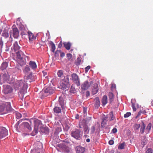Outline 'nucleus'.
I'll list each match as a JSON object with an SVG mask.
<instances>
[{
    "label": "nucleus",
    "mask_w": 153,
    "mask_h": 153,
    "mask_svg": "<svg viewBox=\"0 0 153 153\" xmlns=\"http://www.w3.org/2000/svg\"><path fill=\"white\" fill-rule=\"evenodd\" d=\"M22 86V88L20 91V92L21 94H23L27 92V85L24 83V81L23 80L17 81L16 82L14 85V87L16 90L19 89V87Z\"/></svg>",
    "instance_id": "nucleus-1"
},
{
    "label": "nucleus",
    "mask_w": 153,
    "mask_h": 153,
    "mask_svg": "<svg viewBox=\"0 0 153 153\" xmlns=\"http://www.w3.org/2000/svg\"><path fill=\"white\" fill-rule=\"evenodd\" d=\"M69 79L68 76L65 77L62 79L60 82L61 88L62 89L65 90L68 88L70 86L69 82Z\"/></svg>",
    "instance_id": "nucleus-2"
},
{
    "label": "nucleus",
    "mask_w": 153,
    "mask_h": 153,
    "mask_svg": "<svg viewBox=\"0 0 153 153\" xmlns=\"http://www.w3.org/2000/svg\"><path fill=\"white\" fill-rule=\"evenodd\" d=\"M35 148L31 151V153H43L42 143L38 142L35 144Z\"/></svg>",
    "instance_id": "nucleus-3"
},
{
    "label": "nucleus",
    "mask_w": 153,
    "mask_h": 153,
    "mask_svg": "<svg viewBox=\"0 0 153 153\" xmlns=\"http://www.w3.org/2000/svg\"><path fill=\"white\" fill-rule=\"evenodd\" d=\"M10 111V103L6 102L2 104L0 106V114L3 113L5 114Z\"/></svg>",
    "instance_id": "nucleus-4"
},
{
    "label": "nucleus",
    "mask_w": 153,
    "mask_h": 153,
    "mask_svg": "<svg viewBox=\"0 0 153 153\" xmlns=\"http://www.w3.org/2000/svg\"><path fill=\"white\" fill-rule=\"evenodd\" d=\"M17 57L18 59L19 63L21 65H22L25 64V62L24 59V54L21 51H18L16 52Z\"/></svg>",
    "instance_id": "nucleus-5"
},
{
    "label": "nucleus",
    "mask_w": 153,
    "mask_h": 153,
    "mask_svg": "<svg viewBox=\"0 0 153 153\" xmlns=\"http://www.w3.org/2000/svg\"><path fill=\"white\" fill-rule=\"evenodd\" d=\"M71 80L73 83L76 84L77 86L80 85V80L78 76L75 73H73L71 75Z\"/></svg>",
    "instance_id": "nucleus-6"
},
{
    "label": "nucleus",
    "mask_w": 153,
    "mask_h": 153,
    "mask_svg": "<svg viewBox=\"0 0 153 153\" xmlns=\"http://www.w3.org/2000/svg\"><path fill=\"white\" fill-rule=\"evenodd\" d=\"M34 130L31 134L32 136H34L38 133V127L40 125H42L41 121L40 120L36 119L34 120Z\"/></svg>",
    "instance_id": "nucleus-7"
},
{
    "label": "nucleus",
    "mask_w": 153,
    "mask_h": 153,
    "mask_svg": "<svg viewBox=\"0 0 153 153\" xmlns=\"http://www.w3.org/2000/svg\"><path fill=\"white\" fill-rule=\"evenodd\" d=\"M81 131L79 129H76L75 131H72L71 132V136L76 139L79 140L81 138Z\"/></svg>",
    "instance_id": "nucleus-8"
},
{
    "label": "nucleus",
    "mask_w": 153,
    "mask_h": 153,
    "mask_svg": "<svg viewBox=\"0 0 153 153\" xmlns=\"http://www.w3.org/2000/svg\"><path fill=\"white\" fill-rule=\"evenodd\" d=\"M7 134V129L4 127H0V139L5 137Z\"/></svg>",
    "instance_id": "nucleus-9"
},
{
    "label": "nucleus",
    "mask_w": 153,
    "mask_h": 153,
    "mask_svg": "<svg viewBox=\"0 0 153 153\" xmlns=\"http://www.w3.org/2000/svg\"><path fill=\"white\" fill-rule=\"evenodd\" d=\"M54 92V90L53 89L49 87L47 88L43 91V93L44 94V96H46L49 94H51Z\"/></svg>",
    "instance_id": "nucleus-10"
},
{
    "label": "nucleus",
    "mask_w": 153,
    "mask_h": 153,
    "mask_svg": "<svg viewBox=\"0 0 153 153\" xmlns=\"http://www.w3.org/2000/svg\"><path fill=\"white\" fill-rule=\"evenodd\" d=\"M21 126H23L24 128L26 129V130L27 132L30 131L31 130V128L30 126V125L27 122H23Z\"/></svg>",
    "instance_id": "nucleus-11"
},
{
    "label": "nucleus",
    "mask_w": 153,
    "mask_h": 153,
    "mask_svg": "<svg viewBox=\"0 0 153 153\" xmlns=\"http://www.w3.org/2000/svg\"><path fill=\"white\" fill-rule=\"evenodd\" d=\"M3 92L5 95H7L10 93V86L5 85L3 86Z\"/></svg>",
    "instance_id": "nucleus-12"
},
{
    "label": "nucleus",
    "mask_w": 153,
    "mask_h": 153,
    "mask_svg": "<svg viewBox=\"0 0 153 153\" xmlns=\"http://www.w3.org/2000/svg\"><path fill=\"white\" fill-rule=\"evenodd\" d=\"M28 65L29 67L33 70H35L37 68V65L34 61H30L28 63Z\"/></svg>",
    "instance_id": "nucleus-13"
},
{
    "label": "nucleus",
    "mask_w": 153,
    "mask_h": 153,
    "mask_svg": "<svg viewBox=\"0 0 153 153\" xmlns=\"http://www.w3.org/2000/svg\"><path fill=\"white\" fill-rule=\"evenodd\" d=\"M90 86L88 80L85 81L81 85V88L83 90H86Z\"/></svg>",
    "instance_id": "nucleus-14"
},
{
    "label": "nucleus",
    "mask_w": 153,
    "mask_h": 153,
    "mask_svg": "<svg viewBox=\"0 0 153 153\" xmlns=\"http://www.w3.org/2000/svg\"><path fill=\"white\" fill-rule=\"evenodd\" d=\"M27 34L29 41H32L36 39V37L30 31H28Z\"/></svg>",
    "instance_id": "nucleus-15"
},
{
    "label": "nucleus",
    "mask_w": 153,
    "mask_h": 153,
    "mask_svg": "<svg viewBox=\"0 0 153 153\" xmlns=\"http://www.w3.org/2000/svg\"><path fill=\"white\" fill-rule=\"evenodd\" d=\"M98 84L97 83H94L92 88V94L94 95L97 94L98 92Z\"/></svg>",
    "instance_id": "nucleus-16"
},
{
    "label": "nucleus",
    "mask_w": 153,
    "mask_h": 153,
    "mask_svg": "<svg viewBox=\"0 0 153 153\" xmlns=\"http://www.w3.org/2000/svg\"><path fill=\"white\" fill-rule=\"evenodd\" d=\"M13 34L15 38H17L19 36V32L18 29L16 28L13 29Z\"/></svg>",
    "instance_id": "nucleus-17"
},
{
    "label": "nucleus",
    "mask_w": 153,
    "mask_h": 153,
    "mask_svg": "<svg viewBox=\"0 0 153 153\" xmlns=\"http://www.w3.org/2000/svg\"><path fill=\"white\" fill-rule=\"evenodd\" d=\"M64 47L66 49L69 50L71 46V44L70 42H64L63 43Z\"/></svg>",
    "instance_id": "nucleus-18"
},
{
    "label": "nucleus",
    "mask_w": 153,
    "mask_h": 153,
    "mask_svg": "<svg viewBox=\"0 0 153 153\" xmlns=\"http://www.w3.org/2000/svg\"><path fill=\"white\" fill-rule=\"evenodd\" d=\"M89 129L88 127L87 126H85L84 128V131L85 134L84 136L85 138H87L89 136L87 134H88L89 133Z\"/></svg>",
    "instance_id": "nucleus-19"
},
{
    "label": "nucleus",
    "mask_w": 153,
    "mask_h": 153,
    "mask_svg": "<svg viewBox=\"0 0 153 153\" xmlns=\"http://www.w3.org/2000/svg\"><path fill=\"white\" fill-rule=\"evenodd\" d=\"M76 149L77 153H83L85 151L84 148L81 147H77Z\"/></svg>",
    "instance_id": "nucleus-20"
},
{
    "label": "nucleus",
    "mask_w": 153,
    "mask_h": 153,
    "mask_svg": "<svg viewBox=\"0 0 153 153\" xmlns=\"http://www.w3.org/2000/svg\"><path fill=\"white\" fill-rule=\"evenodd\" d=\"M102 102L103 106L107 104V97L106 96L104 95L103 96L102 100Z\"/></svg>",
    "instance_id": "nucleus-21"
},
{
    "label": "nucleus",
    "mask_w": 153,
    "mask_h": 153,
    "mask_svg": "<svg viewBox=\"0 0 153 153\" xmlns=\"http://www.w3.org/2000/svg\"><path fill=\"white\" fill-rule=\"evenodd\" d=\"M108 117H104L102 119L101 123V126H103L106 124L107 121L108 120Z\"/></svg>",
    "instance_id": "nucleus-22"
},
{
    "label": "nucleus",
    "mask_w": 153,
    "mask_h": 153,
    "mask_svg": "<svg viewBox=\"0 0 153 153\" xmlns=\"http://www.w3.org/2000/svg\"><path fill=\"white\" fill-rule=\"evenodd\" d=\"M95 101L96 102L95 104V107L98 108L100 105V101L98 97H96L95 99Z\"/></svg>",
    "instance_id": "nucleus-23"
},
{
    "label": "nucleus",
    "mask_w": 153,
    "mask_h": 153,
    "mask_svg": "<svg viewBox=\"0 0 153 153\" xmlns=\"http://www.w3.org/2000/svg\"><path fill=\"white\" fill-rule=\"evenodd\" d=\"M109 101L110 103L113 101L114 98V95L112 92H110L109 93Z\"/></svg>",
    "instance_id": "nucleus-24"
},
{
    "label": "nucleus",
    "mask_w": 153,
    "mask_h": 153,
    "mask_svg": "<svg viewBox=\"0 0 153 153\" xmlns=\"http://www.w3.org/2000/svg\"><path fill=\"white\" fill-rule=\"evenodd\" d=\"M13 49L15 51L18 50L20 49V47L18 45L17 42H15L14 43Z\"/></svg>",
    "instance_id": "nucleus-25"
},
{
    "label": "nucleus",
    "mask_w": 153,
    "mask_h": 153,
    "mask_svg": "<svg viewBox=\"0 0 153 153\" xmlns=\"http://www.w3.org/2000/svg\"><path fill=\"white\" fill-rule=\"evenodd\" d=\"M8 66V63L7 62H3L2 63L1 68L2 70H4L6 69Z\"/></svg>",
    "instance_id": "nucleus-26"
},
{
    "label": "nucleus",
    "mask_w": 153,
    "mask_h": 153,
    "mask_svg": "<svg viewBox=\"0 0 153 153\" xmlns=\"http://www.w3.org/2000/svg\"><path fill=\"white\" fill-rule=\"evenodd\" d=\"M49 44L51 45V51L54 53L56 49L55 45L51 41L49 42Z\"/></svg>",
    "instance_id": "nucleus-27"
},
{
    "label": "nucleus",
    "mask_w": 153,
    "mask_h": 153,
    "mask_svg": "<svg viewBox=\"0 0 153 153\" xmlns=\"http://www.w3.org/2000/svg\"><path fill=\"white\" fill-rule=\"evenodd\" d=\"M54 112L57 113L59 114L61 112V109L59 107H55L53 109Z\"/></svg>",
    "instance_id": "nucleus-28"
},
{
    "label": "nucleus",
    "mask_w": 153,
    "mask_h": 153,
    "mask_svg": "<svg viewBox=\"0 0 153 153\" xmlns=\"http://www.w3.org/2000/svg\"><path fill=\"white\" fill-rule=\"evenodd\" d=\"M2 36L5 38H7L9 36L8 31L7 30H4L3 32Z\"/></svg>",
    "instance_id": "nucleus-29"
},
{
    "label": "nucleus",
    "mask_w": 153,
    "mask_h": 153,
    "mask_svg": "<svg viewBox=\"0 0 153 153\" xmlns=\"http://www.w3.org/2000/svg\"><path fill=\"white\" fill-rule=\"evenodd\" d=\"M29 120V119L27 118H25L22 119L21 120H19L15 124V127L16 128V129L17 130L18 126L20 123H21L23 120Z\"/></svg>",
    "instance_id": "nucleus-30"
},
{
    "label": "nucleus",
    "mask_w": 153,
    "mask_h": 153,
    "mask_svg": "<svg viewBox=\"0 0 153 153\" xmlns=\"http://www.w3.org/2000/svg\"><path fill=\"white\" fill-rule=\"evenodd\" d=\"M125 146V143H122L120 144L118 146V149H123L124 148V147Z\"/></svg>",
    "instance_id": "nucleus-31"
},
{
    "label": "nucleus",
    "mask_w": 153,
    "mask_h": 153,
    "mask_svg": "<svg viewBox=\"0 0 153 153\" xmlns=\"http://www.w3.org/2000/svg\"><path fill=\"white\" fill-rule=\"evenodd\" d=\"M15 114L16 117L18 119H20L22 116V114L18 112H16Z\"/></svg>",
    "instance_id": "nucleus-32"
},
{
    "label": "nucleus",
    "mask_w": 153,
    "mask_h": 153,
    "mask_svg": "<svg viewBox=\"0 0 153 153\" xmlns=\"http://www.w3.org/2000/svg\"><path fill=\"white\" fill-rule=\"evenodd\" d=\"M152 127V124L151 123H149L147 125L146 130L148 132H149L150 130Z\"/></svg>",
    "instance_id": "nucleus-33"
},
{
    "label": "nucleus",
    "mask_w": 153,
    "mask_h": 153,
    "mask_svg": "<svg viewBox=\"0 0 153 153\" xmlns=\"http://www.w3.org/2000/svg\"><path fill=\"white\" fill-rule=\"evenodd\" d=\"M59 102L62 108L63 106L64 105V102L62 98L59 97Z\"/></svg>",
    "instance_id": "nucleus-34"
},
{
    "label": "nucleus",
    "mask_w": 153,
    "mask_h": 153,
    "mask_svg": "<svg viewBox=\"0 0 153 153\" xmlns=\"http://www.w3.org/2000/svg\"><path fill=\"white\" fill-rule=\"evenodd\" d=\"M145 128V125L144 123H143V126L141 127L140 132L143 134L144 132Z\"/></svg>",
    "instance_id": "nucleus-35"
},
{
    "label": "nucleus",
    "mask_w": 153,
    "mask_h": 153,
    "mask_svg": "<svg viewBox=\"0 0 153 153\" xmlns=\"http://www.w3.org/2000/svg\"><path fill=\"white\" fill-rule=\"evenodd\" d=\"M70 92L72 93H75L76 92V90L73 86H71L70 89Z\"/></svg>",
    "instance_id": "nucleus-36"
},
{
    "label": "nucleus",
    "mask_w": 153,
    "mask_h": 153,
    "mask_svg": "<svg viewBox=\"0 0 153 153\" xmlns=\"http://www.w3.org/2000/svg\"><path fill=\"white\" fill-rule=\"evenodd\" d=\"M24 70L25 72L26 73L30 71V68L29 66V67L28 66H26L25 67Z\"/></svg>",
    "instance_id": "nucleus-37"
},
{
    "label": "nucleus",
    "mask_w": 153,
    "mask_h": 153,
    "mask_svg": "<svg viewBox=\"0 0 153 153\" xmlns=\"http://www.w3.org/2000/svg\"><path fill=\"white\" fill-rule=\"evenodd\" d=\"M95 128L94 126H92L90 129V134H93L94 131H95Z\"/></svg>",
    "instance_id": "nucleus-38"
},
{
    "label": "nucleus",
    "mask_w": 153,
    "mask_h": 153,
    "mask_svg": "<svg viewBox=\"0 0 153 153\" xmlns=\"http://www.w3.org/2000/svg\"><path fill=\"white\" fill-rule=\"evenodd\" d=\"M57 75L60 77H61L63 75V71L61 70H59L57 72Z\"/></svg>",
    "instance_id": "nucleus-39"
},
{
    "label": "nucleus",
    "mask_w": 153,
    "mask_h": 153,
    "mask_svg": "<svg viewBox=\"0 0 153 153\" xmlns=\"http://www.w3.org/2000/svg\"><path fill=\"white\" fill-rule=\"evenodd\" d=\"M140 127V125L139 124H136L134 126V128L135 130H137L139 129Z\"/></svg>",
    "instance_id": "nucleus-40"
},
{
    "label": "nucleus",
    "mask_w": 153,
    "mask_h": 153,
    "mask_svg": "<svg viewBox=\"0 0 153 153\" xmlns=\"http://www.w3.org/2000/svg\"><path fill=\"white\" fill-rule=\"evenodd\" d=\"M114 118L113 112L112 111L110 112V121H111L113 120Z\"/></svg>",
    "instance_id": "nucleus-41"
},
{
    "label": "nucleus",
    "mask_w": 153,
    "mask_h": 153,
    "mask_svg": "<svg viewBox=\"0 0 153 153\" xmlns=\"http://www.w3.org/2000/svg\"><path fill=\"white\" fill-rule=\"evenodd\" d=\"M60 50H57L56 51L55 53V56L56 57H58L59 54H60Z\"/></svg>",
    "instance_id": "nucleus-42"
},
{
    "label": "nucleus",
    "mask_w": 153,
    "mask_h": 153,
    "mask_svg": "<svg viewBox=\"0 0 153 153\" xmlns=\"http://www.w3.org/2000/svg\"><path fill=\"white\" fill-rule=\"evenodd\" d=\"M131 115V113L130 112H127L124 115V117L125 118L128 117Z\"/></svg>",
    "instance_id": "nucleus-43"
},
{
    "label": "nucleus",
    "mask_w": 153,
    "mask_h": 153,
    "mask_svg": "<svg viewBox=\"0 0 153 153\" xmlns=\"http://www.w3.org/2000/svg\"><path fill=\"white\" fill-rule=\"evenodd\" d=\"M22 21V20L21 19L19 18H18L16 21L17 23L18 24H21V21Z\"/></svg>",
    "instance_id": "nucleus-44"
},
{
    "label": "nucleus",
    "mask_w": 153,
    "mask_h": 153,
    "mask_svg": "<svg viewBox=\"0 0 153 153\" xmlns=\"http://www.w3.org/2000/svg\"><path fill=\"white\" fill-rule=\"evenodd\" d=\"M91 66L88 65L85 68V70L86 73L88 72V70L90 69Z\"/></svg>",
    "instance_id": "nucleus-45"
},
{
    "label": "nucleus",
    "mask_w": 153,
    "mask_h": 153,
    "mask_svg": "<svg viewBox=\"0 0 153 153\" xmlns=\"http://www.w3.org/2000/svg\"><path fill=\"white\" fill-rule=\"evenodd\" d=\"M62 131V129L60 127H57L56 128V131L57 133H59Z\"/></svg>",
    "instance_id": "nucleus-46"
},
{
    "label": "nucleus",
    "mask_w": 153,
    "mask_h": 153,
    "mask_svg": "<svg viewBox=\"0 0 153 153\" xmlns=\"http://www.w3.org/2000/svg\"><path fill=\"white\" fill-rule=\"evenodd\" d=\"M67 56L69 59H71L72 56V54L71 53H67Z\"/></svg>",
    "instance_id": "nucleus-47"
},
{
    "label": "nucleus",
    "mask_w": 153,
    "mask_h": 153,
    "mask_svg": "<svg viewBox=\"0 0 153 153\" xmlns=\"http://www.w3.org/2000/svg\"><path fill=\"white\" fill-rule=\"evenodd\" d=\"M60 57L62 58H63L65 56V53L63 52H62V51L60 50Z\"/></svg>",
    "instance_id": "nucleus-48"
},
{
    "label": "nucleus",
    "mask_w": 153,
    "mask_h": 153,
    "mask_svg": "<svg viewBox=\"0 0 153 153\" xmlns=\"http://www.w3.org/2000/svg\"><path fill=\"white\" fill-rule=\"evenodd\" d=\"M146 153H152V150L151 149H149Z\"/></svg>",
    "instance_id": "nucleus-49"
},
{
    "label": "nucleus",
    "mask_w": 153,
    "mask_h": 153,
    "mask_svg": "<svg viewBox=\"0 0 153 153\" xmlns=\"http://www.w3.org/2000/svg\"><path fill=\"white\" fill-rule=\"evenodd\" d=\"M132 107L133 108V111H136L137 109L134 104H132Z\"/></svg>",
    "instance_id": "nucleus-50"
},
{
    "label": "nucleus",
    "mask_w": 153,
    "mask_h": 153,
    "mask_svg": "<svg viewBox=\"0 0 153 153\" xmlns=\"http://www.w3.org/2000/svg\"><path fill=\"white\" fill-rule=\"evenodd\" d=\"M108 143L110 145H113L114 143V141L112 140H111L109 141Z\"/></svg>",
    "instance_id": "nucleus-51"
},
{
    "label": "nucleus",
    "mask_w": 153,
    "mask_h": 153,
    "mask_svg": "<svg viewBox=\"0 0 153 153\" xmlns=\"http://www.w3.org/2000/svg\"><path fill=\"white\" fill-rule=\"evenodd\" d=\"M90 94V92L89 91H86L85 93V95L86 97H88Z\"/></svg>",
    "instance_id": "nucleus-52"
},
{
    "label": "nucleus",
    "mask_w": 153,
    "mask_h": 153,
    "mask_svg": "<svg viewBox=\"0 0 153 153\" xmlns=\"http://www.w3.org/2000/svg\"><path fill=\"white\" fill-rule=\"evenodd\" d=\"M22 114L23 117H27V113L26 112L23 113Z\"/></svg>",
    "instance_id": "nucleus-53"
},
{
    "label": "nucleus",
    "mask_w": 153,
    "mask_h": 153,
    "mask_svg": "<svg viewBox=\"0 0 153 153\" xmlns=\"http://www.w3.org/2000/svg\"><path fill=\"white\" fill-rule=\"evenodd\" d=\"M112 131L113 133H115L117 131V129L116 128H114L112 130Z\"/></svg>",
    "instance_id": "nucleus-54"
},
{
    "label": "nucleus",
    "mask_w": 153,
    "mask_h": 153,
    "mask_svg": "<svg viewBox=\"0 0 153 153\" xmlns=\"http://www.w3.org/2000/svg\"><path fill=\"white\" fill-rule=\"evenodd\" d=\"M83 112L85 114L86 113V112H87V108L84 107L83 108Z\"/></svg>",
    "instance_id": "nucleus-55"
},
{
    "label": "nucleus",
    "mask_w": 153,
    "mask_h": 153,
    "mask_svg": "<svg viewBox=\"0 0 153 153\" xmlns=\"http://www.w3.org/2000/svg\"><path fill=\"white\" fill-rule=\"evenodd\" d=\"M141 111H140L139 112H138L137 115L136 117V118H137V117L140 116L141 115Z\"/></svg>",
    "instance_id": "nucleus-56"
},
{
    "label": "nucleus",
    "mask_w": 153,
    "mask_h": 153,
    "mask_svg": "<svg viewBox=\"0 0 153 153\" xmlns=\"http://www.w3.org/2000/svg\"><path fill=\"white\" fill-rule=\"evenodd\" d=\"M62 46V42H61L58 45V47L59 48H61Z\"/></svg>",
    "instance_id": "nucleus-57"
},
{
    "label": "nucleus",
    "mask_w": 153,
    "mask_h": 153,
    "mask_svg": "<svg viewBox=\"0 0 153 153\" xmlns=\"http://www.w3.org/2000/svg\"><path fill=\"white\" fill-rule=\"evenodd\" d=\"M3 45V42L1 40V39H0V45L1 47H2Z\"/></svg>",
    "instance_id": "nucleus-58"
},
{
    "label": "nucleus",
    "mask_w": 153,
    "mask_h": 153,
    "mask_svg": "<svg viewBox=\"0 0 153 153\" xmlns=\"http://www.w3.org/2000/svg\"><path fill=\"white\" fill-rule=\"evenodd\" d=\"M44 74V76H45V78H46L47 76V73L46 72H43Z\"/></svg>",
    "instance_id": "nucleus-59"
},
{
    "label": "nucleus",
    "mask_w": 153,
    "mask_h": 153,
    "mask_svg": "<svg viewBox=\"0 0 153 153\" xmlns=\"http://www.w3.org/2000/svg\"><path fill=\"white\" fill-rule=\"evenodd\" d=\"M75 118L78 119H79V115L78 114H76Z\"/></svg>",
    "instance_id": "nucleus-60"
},
{
    "label": "nucleus",
    "mask_w": 153,
    "mask_h": 153,
    "mask_svg": "<svg viewBox=\"0 0 153 153\" xmlns=\"http://www.w3.org/2000/svg\"><path fill=\"white\" fill-rule=\"evenodd\" d=\"M146 110H144L142 111H141V113L143 114H146Z\"/></svg>",
    "instance_id": "nucleus-61"
},
{
    "label": "nucleus",
    "mask_w": 153,
    "mask_h": 153,
    "mask_svg": "<svg viewBox=\"0 0 153 153\" xmlns=\"http://www.w3.org/2000/svg\"><path fill=\"white\" fill-rule=\"evenodd\" d=\"M32 74H30L28 76V78H30L32 77Z\"/></svg>",
    "instance_id": "nucleus-62"
},
{
    "label": "nucleus",
    "mask_w": 153,
    "mask_h": 153,
    "mask_svg": "<svg viewBox=\"0 0 153 153\" xmlns=\"http://www.w3.org/2000/svg\"><path fill=\"white\" fill-rule=\"evenodd\" d=\"M10 112H13V113H14L15 111L13 110L12 109V108H11L10 106Z\"/></svg>",
    "instance_id": "nucleus-63"
},
{
    "label": "nucleus",
    "mask_w": 153,
    "mask_h": 153,
    "mask_svg": "<svg viewBox=\"0 0 153 153\" xmlns=\"http://www.w3.org/2000/svg\"><path fill=\"white\" fill-rule=\"evenodd\" d=\"M86 141L88 142L89 143L90 142V139L89 138H88L86 140Z\"/></svg>",
    "instance_id": "nucleus-64"
}]
</instances>
